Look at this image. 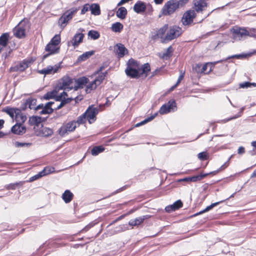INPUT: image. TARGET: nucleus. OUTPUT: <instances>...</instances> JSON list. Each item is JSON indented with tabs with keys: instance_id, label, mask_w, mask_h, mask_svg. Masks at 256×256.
I'll return each instance as SVG.
<instances>
[{
	"instance_id": "1",
	"label": "nucleus",
	"mask_w": 256,
	"mask_h": 256,
	"mask_svg": "<svg viewBox=\"0 0 256 256\" xmlns=\"http://www.w3.org/2000/svg\"><path fill=\"white\" fill-rule=\"evenodd\" d=\"M232 38L234 41H240L247 36L256 38V28L234 26L230 30Z\"/></svg>"
},
{
	"instance_id": "2",
	"label": "nucleus",
	"mask_w": 256,
	"mask_h": 256,
	"mask_svg": "<svg viewBox=\"0 0 256 256\" xmlns=\"http://www.w3.org/2000/svg\"><path fill=\"white\" fill-rule=\"evenodd\" d=\"M58 88H56L53 90L46 92L43 96L44 98L46 100L54 98L56 101L60 102V104L54 107L56 110H59L62 108L66 104L72 102V98H66L68 94L65 92H63L58 95Z\"/></svg>"
},
{
	"instance_id": "3",
	"label": "nucleus",
	"mask_w": 256,
	"mask_h": 256,
	"mask_svg": "<svg viewBox=\"0 0 256 256\" xmlns=\"http://www.w3.org/2000/svg\"><path fill=\"white\" fill-rule=\"evenodd\" d=\"M189 0H170L166 2L162 9L164 15L170 16L178 8L184 6Z\"/></svg>"
},
{
	"instance_id": "4",
	"label": "nucleus",
	"mask_w": 256,
	"mask_h": 256,
	"mask_svg": "<svg viewBox=\"0 0 256 256\" xmlns=\"http://www.w3.org/2000/svg\"><path fill=\"white\" fill-rule=\"evenodd\" d=\"M60 34H56L50 40V41L46 45L44 48L47 54L43 56V59H45L48 56L58 54L60 52Z\"/></svg>"
},
{
	"instance_id": "5",
	"label": "nucleus",
	"mask_w": 256,
	"mask_h": 256,
	"mask_svg": "<svg viewBox=\"0 0 256 256\" xmlns=\"http://www.w3.org/2000/svg\"><path fill=\"white\" fill-rule=\"evenodd\" d=\"M150 70V66L148 63L144 64L141 66L140 70L126 68L125 70L126 75L131 78H139L144 76L145 78L148 75Z\"/></svg>"
},
{
	"instance_id": "6",
	"label": "nucleus",
	"mask_w": 256,
	"mask_h": 256,
	"mask_svg": "<svg viewBox=\"0 0 256 256\" xmlns=\"http://www.w3.org/2000/svg\"><path fill=\"white\" fill-rule=\"evenodd\" d=\"M34 60L32 58H25L21 61L15 62L14 64L10 68L8 71L10 72H23L30 66Z\"/></svg>"
},
{
	"instance_id": "7",
	"label": "nucleus",
	"mask_w": 256,
	"mask_h": 256,
	"mask_svg": "<svg viewBox=\"0 0 256 256\" xmlns=\"http://www.w3.org/2000/svg\"><path fill=\"white\" fill-rule=\"evenodd\" d=\"M78 11V9L77 8H73L64 12L58 20V25L60 28H65L68 22L72 18L73 16Z\"/></svg>"
},
{
	"instance_id": "8",
	"label": "nucleus",
	"mask_w": 256,
	"mask_h": 256,
	"mask_svg": "<svg viewBox=\"0 0 256 256\" xmlns=\"http://www.w3.org/2000/svg\"><path fill=\"white\" fill-rule=\"evenodd\" d=\"M182 34V28L176 26H172L168 31L165 37L162 40V42L166 43L177 38Z\"/></svg>"
},
{
	"instance_id": "9",
	"label": "nucleus",
	"mask_w": 256,
	"mask_h": 256,
	"mask_svg": "<svg viewBox=\"0 0 256 256\" xmlns=\"http://www.w3.org/2000/svg\"><path fill=\"white\" fill-rule=\"evenodd\" d=\"M77 128L76 123L75 120L70 121L64 124L58 129V134L64 136L70 132L74 131Z\"/></svg>"
},
{
	"instance_id": "10",
	"label": "nucleus",
	"mask_w": 256,
	"mask_h": 256,
	"mask_svg": "<svg viewBox=\"0 0 256 256\" xmlns=\"http://www.w3.org/2000/svg\"><path fill=\"white\" fill-rule=\"evenodd\" d=\"M26 24L22 20L13 29L14 36L18 38L22 39L26 36Z\"/></svg>"
},
{
	"instance_id": "11",
	"label": "nucleus",
	"mask_w": 256,
	"mask_h": 256,
	"mask_svg": "<svg viewBox=\"0 0 256 256\" xmlns=\"http://www.w3.org/2000/svg\"><path fill=\"white\" fill-rule=\"evenodd\" d=\"M54 104V102H47L44 106L43 104H39L36 106V110L38 114H50L55 110V106L54 108H52V106Z\"/></svg>"
},
{
	"instance_id": "12",
	"label": "nucleus",
	"mask_w": 256,
	"mask_h": 256,
	"mask_svg": "<svg viewBox=\"0 0 256 256\" xmlns=\"http://www.w3.org/2000/svg\"><path fill=\"white\" fill-rule=\"evenodd\" d=\"M177 110L176 104L174 100H170L161 106V114L173 112Z\"/></svg>"
},
{
	"instance_id": "13",
	"label": "nucleus",
	"mask_w": 256,
	"mask_h": 256,
	"mask_svg": "<svg viewBox=\"0 0 256 256\" xmlns=\"http://www.w3.org/2000/svg\"><path fill=\"white\" fill-rule=\"evenodd\" d=\"M196 16V12L194 10H188L186 12L182 17V22L184 26L191 24L193 22V20Z\"/></svg>"
},
{
	"instance_id": "14",
	"label": "nucleus",
	"mask_w": 256,
	"mask_h": 256,
	"mask_svg": "<svg viewBox=\"0 0 256 256\" xmlns=\"http://www.w3.org/2000/svg\"><path fill=\"white\" fill-rule=\"evenodd\" d=\"M208 0H194L193 10L198 13H202L208 6Z\"/></svg>"
},
{
	"instance_id": "15",
	"label": "nucleus",
	"mask_w": 256,
	"mask_h": 256,
	"mask_svg": "<svg viewBox=\"0 0 256 256\" xmlns=\"http://www.w3.org/2000/svg\"><path fill=\"white\" fill-rule=\"evenodd\" d=\"M86 119L91 124L94 122L96 119V116L98 114V109L92 106H90L84 112Z\"/></svg>"
},
{
	"instance_id": "16",
	"label": "nucleus",
	"mask_w": 256,
	"mask_h": 256,
	"mask_svg": "<svg viewBox=\"0 0 256 256\" xmlns=\"http://www.w3.org/2000/svg\"><path fill=\"white\" fill-rule=\"evenodd\" d=\"M58 90H72V80L69 76H64L62 78L60 86H58Z\"/></svg>"
},
{
	"instance_id": "17",
	"label": "nucleus",
	"mask_w": 256,
	"mask_h": 256,
	"mask_svg": "<svg viewBox=\"0 0 256 256\" xmlns=\"http://www.w3.org/2000/svg\"><path fill=\"white\" fill-rule=\"evenodd\" d=\"M224 60H220L214 62H206L204 64H202V74H209L214 68L215 64L222 62Z\"/></svg>"
},
{
	"instance_id": "18",
	"label": "nucleus",
	"mask_w": 256,
	"mask_h": 256,
	"mask_svg": "<svg viewBox=\"0 0 256 256\" xmlns=\"http://www.w3.org/2000/svg\"><path fill=\"white\" fill-rule=\"evenodd\" d=\"M84 35L82 33H76L70 40V43L74 48L78 47L82 42Z\"/></svg>"
},
{
	"instance_id": "19",
	"label": "nucleus",
	"mask_w": 256,
	"mask_h": 256,
	"mask_svg": "<svg viewBox=\"0 0 256 256\" xmlns=\"http://www.w3.org/2000/svg\"><path fill=\"white\" fill-rule=\"evenodd\" d=\"M183 206V203L179 200L175 202L173 204L166 206L165 210L168 212H171L179 210Z\"/></svg>"
},
{
	"instance_id": "20",
	"label": "nucleus",
	"mask_w": 256,
	"mask_h": 256,
	"mask_svg": "<svg viewBox=\"0 0 256 256\" xmlns=\"http://www.w3.org/2000/svg\"><path fill=\"white\" fill-rule=\"evenodd\" d=\"M114 51L116 54L119 58L123 57L126 54L128 53V50L125 48L124 44L119 43L114 46Z\"/></svg>"
},
{
	"instance_id": "21",
	"label": "nucleus",
	"mask_w": 256,
	"mask_h": 256,
	"mask_svg": "<svg viewBox=\"0 0 256 256\" xmlns=\"http://www.w3.org/2000/svg\"><path fill=\"white\" fill-rule=\"evenodd\" d=\"M103 67L101 66L100 68L96 72V74H98V76L94 79V82H96L97 84L100 85L103 80L106 78L107 76L108 72H100L102 70Z\"/></svg>"
},
{
	"instance_id": "22",
	"label": "nucleus",
	"mask_w": 256,
	"mask_h": 256,
	"mask_svg": "<svg viewBox=\"0 0 256 256\" xmlns=\"http://www.w3.org/2000/svg\"><path fill=\"white\" fill-rule=\"evenodd\" d=\"M11 130L14 134L22 135L26 132V128L22 124H16L12 128Z\"/></svg>"
},
{
	"instance_id": "23",
	"label": "nucleus",
	"mask_w": 256,
	"mask_h": 256,
	"mask_svg": "<svg viewBox=\"0 0 256 256\" xmlns=\"http://www.w3.org/2000/svg\"><path fill=\"white\" fill-rule=\"evenodd\" d=\"M53 133L52 129L47 127H42L38 132L37 135L40 136L49 137L52 136Z\"/></svg>"
},
{
	"instance_id": "24",
	"label": "nucleus",
	"mask_w": 256,
	"mask_h": 256,
	"mask_svg": "<svg viewBox=\"0 0 256 256\" xmlns=\"http://www.w3.org/2000/svg\"><path fill=\"white\" fill-rule=\"evenodd\" d=\"M148 217V215H146L136 218L135 219L131 220L129 221L128 224L132 226H138L142 224L144 221Z\"/></svg>"
},
{
	"instance_id": "25",
	"label": "nucleus",
	"mask_w": 256,
	"mask_h": 256,
	"mask_svg": "<svg viewBox=\"0 0 256 256\" xmlns=\"http://www.w3.org/2000/svg\"><path fill=\"white\" fill-rule=\"evenodd\" d=\"M146 5L145 3L140 0L138 1L134 6V10L137 14L144 12L146 10Z\"/></svg>"
},
{
	"instance_id": "26",
	"label": "nucleus",
	"mask_w": 256,
	"mask_h": 256,
	"mask_svg": "<svg viewBox=\"0 0 256 256\" xmlns=\"http://www.w3.org/2000/svg\"><path fill=\"white\" fill-rule=\"evenodd\" d=\"M16 110L17 112L15 114V120L16 124H22L26 120V117L22 113L21 110L16 108Z\"/></svg>"
},
{
	"instance_id": "27",
	"label": "nucleus",
	"mask_w": 256,
	"mask_h": 256,
	"mask_svg": "<svg viewBox=\"0 0 256 256\" xmlns=\"http://www.w3.org/2000/svg\"><path fill=\"white\" fill-rule=\"evenodd\" d=\"M59 66H48L46 68H44L39 71V72L43 74H48L56 72L59 68Z\"/></svg>"
},
{
	"instance_id": "28",
	"label": "nucleus",
	"mask_w": 256,
	"mask_h": 256,
	"mask_svg": "<svg viewBox=\"0 0 256 256\" xmlns=\"http://www.w3.org/2000/svg\"><path fill=\"white\" fill-rule=\"evenodd\" d=\"M88 82V78L84 76L78 78L76 81V86H74L75 90H77L79 88H82Z\"/></svg>"
},
{
	"instance_id": "29",
	"label": "nucleus",
	"mask_w": 256,
	"mask_h": 256,
	"mask_svg": "<svg viewBox=\"0 0 256 256\" xmlns=\"http://www.w3.org/2000/svg\"><path fill=\"white\" fill-rule=\"evenodd\" d=\"M10 34L8 32L2 34L0 36V46L2 48L6 47L8 42Z\"/></svg>"
},
{
	"instance_id": "30",
	"label": "nucleus",
	"mask_w": 256,
	"mask_h": 256,
	"mask_svg": "<svg viewBox=\"0 0 256 256\" xmlns=\"http://www.w3.org/2000/svg\"><path fill=\"white\" fill-rule=\"evenodd\" d=\"M74 198L73 194L70 190H66L62 195V198L66 203L70 202Z\"/></svg>"
},
{
	"instance_id": "31",
	"label": "nucleus",
	"mask_w": 256,
	"mask_h": 256,
	"mask_svg": "<svg viewBox=\"0 0 256 256\" xmlns=\"http://www.w3.org/2000/svg\"><path fill=\"white\" fill-rule=\"evenodd\" d=\"M174 52V49L172 48V46H170L163 53L162 56H161V58L166 60H169L172 56Z\"/></svg>"
},
{
	"instance_id": "32",
	"label": "nucleus",
	"mask_w": 256,
	"mask_h": 256,
	"mask_svg": "<svg viewBox=\"0 0 256 256\" xmlns=\"http://www.w3.org/2000/svg\"><path fill=\"white\" fill-rule=\"evenodd\" d=\"M132 68V69L140 70L141 66L140 64L136 60L131 58L128 62V66L126 68Z\"/></svg>"
},
{
	"instance_id": "33",
	"label": "nucleus",
	"mask_w": 256,
	"mask_h": 256,
	"mask_svg": "<svg viewBox=\"0 0 256 256\" xmlns=\"http://www.w3.org/2000/svg\"><path fill=\"white\" fill-rule=\"evenodd\" d=\"M90 10L92 14L98 16L100 14V6L98 4H92L90 5Z\"/></svg>"
},
{
	"instance_id": "34",
	"label": "nucleus",
	"mask_w": 256,
	"mask_h": 256,
	"mask_svg": "<svg viewBox=\"0 0 256 256\" xmlns=\"http://www.w3.org/2000/svg\"><path fill=\"white\" fill-rule=\"evenodd\" d=\"M24 182V181H20L16 183L10 184L6 185L5 188L7 190H14L18 187L22 186Z\"/></svg>"
},
{
	"instance_id": "35",
	"label": "nucleus",
	"mask_w": 256,
	"mask_h": 256,
	"mask_svg": "<svg viewBox=\"0 0 256 256\" xmlns=\"http://www.w3.org/2000/svg\"><path fill=\"white\" fill-rule=\"evenodd\" d=\"M116 14L118 18L124 20L127 14V10L124 7H120L118 8Z\"/></svg>"
},
{
	"instance_id": "36",
	"label": "nucleus",
	"mask_w": 256,
	"mask_h": 256,
	"mask_svg": "<svg viewBox=\"0 0 256 256\" xmlns=\"http://www.w3.org/2000/svg\"><path fill=\"white\" fill-rule=\"evenodd\" d=\"M104 150V148L102 146H94L91 150V154L92 156H97Z\"/></svg>"
},
{
	"instance_id": "37",
	"label": "nucleus",
	"mask_w": 256,
	"mask_h": 256,
	"mask_svg": "<svg viewBox=\"0 0 256 256\" xmlns=\"http://www.w3.org/2000/svg\"><path fill=\"white\" fill-rule=\"evenodd\" d=\"M40 122L41 118L38 116H32L28 120V122L31 126H38Z\"/></svg>"
},
{
	"instance_id": "38",
	"label": "nucleus",
	"mask_w": 256,
	"mask_h": 256,
	"mask_svg": "<svg viewBox=\"0 0 256 256\" xmlns=\"http://www.w3.org/2000/svg\"><path fill=\"white\" fill-rule=\"evenodd\" d=\"M208 175H210V174H208V173H206V174L201 173L200 174L190 176V182H196L200 181Z\"/></svg>"
},
{
	"instance_id": "39",
	"label": "nucleus",
	"mask_w": 256,
	"mask_h": 256,
	"mask_svg": "<svg viewBox=\"0 0 256 256\" xmlns=\"http://www.w3.org/2000/svg\"><path fill=\"white\" fill-rule=\"evenodd\" d=\"M123 25L120 22H116L112 24V30L116 32H120L123 29Z\"/></svg>"
},
{
	"instance_id": "40",
	"label": "nucleus",
	"mask_w": 256,
	"mask_h": 256,
	"mask_svg": "<svg viewBox=\"0 0 256 256\" xmlns=\"http://www.w3.org/2000/svg\"><path fill=\"white\" fill-rule=\"evenodd\" d=\"M17 108H11L10 107H6L2 110V112L6 113L8 114L12 118H14V114H16V112Z\"/></svg>"
},
{
	"instance_id": "41",
	"label": "nucleus",
	"mask_w": 256,
	"mask_h": 256,
	"mask_svg": "<svg viewBox=\"0 0 256 256\" xmlns=\"http://www.w3.org/2000/svg\"><path fill=\"white\" fill-rule=\"evenodd\" d=\"M26 101L28 105V108L30 110L35 109L36 110V98H30L26 99Z\"/></svg>"
},
{
	"instance_id": "42",
	"label": "nucleus",
	"mask_w": 256,
	"mask_h": 256,
	"mask_svg": "<svg viewBox=\"0 0 256 256\" xmlns=\"http://www.w3.org/2000/svg\"><path fill=\"white\" fill-rule=\"evenodd\" d=\"M156 115H157L156 113L154 114V115L151 116H150L148 118H146L145 120L140 122L137 123L136 124H135L134 126L135 127H139L142 125H144V124H146L147 122L152 120L156 117Z\"/></svg>"
},
{
	"instance_id": "43",
	"label": "nucleus",
	"mask_w": 256,
	"mask_h": 256,
	"mask_svg": "<svg viewBox=\"0 0 256 256\" xmlns=\"http://www.w3.org/2000/svg\"><path fill=\"white\" fill-rule=\"evenodd\" d=\"M54 168L52 166H46L44 170L41 171V174H42V176H44L48 175V174H52L54 172Z\"/></svg>"
},
{
	"instance_id": "44",
	"label": "nucleus",
	"mask_w": 256,
	"mask_h": 256,
	"mask_svg": "<svg viewBox=\"0 0 256 256\" xmlns=\"http://www.w3.org/2000/svg\"><path fill=\"white\" fill-rule=\"evenodd\" d=\"M86 114L84 113L81 116H79L75 122L76 123L77 127L79 126L80 124H84L86 122Z\"/></svg>"
},
{
	"instance_id": "45",
	"label": "nucleus",
	"mask_w": 256,
	"mask_h": 256,
	"mask_svg": "<svg viewBox=\"0 0 256 256\" xmlns=\"http://www.w3.org/2000/svg\"><path fill=\"white\" fill-rule=\"evenodd\" d=\"M98 85L97 84V83L96 82H94V80L92 82H91L89 83L87 86H86V92L87 93H88V92H91V90H95L97 86H98Z\"/></svg>"
},
{
	"instance_id": "46",
	"label": "nucleus",
	"mask_w": 256,
	"mask_h": 256,
	"mask_svg": "<svg viewBox=\"0 0 256 256\" xmlns=\"http://www.w3.org/2000/svg\"><path fill=\"white\" fill-rule=\"evenodd\" d=\"M88 36L92 40H96L100 36V34L98 32L94 30H90L88 32Z\"/></svg>"
},
{
	"instance_id": "47",
	"label": "nucleus",
	"mask_w": 256,
	"mask_h": 256,
	"mask_svg": "<svg viewBox=\"0 0 256 256\" xmlns=\"http://www.w3.org/2000/svg\"><path fill=\"white\" fill-rule=\"evenodd\" d=\"M184 76V72L182 70L180 72V74L179 76L176 84L170 88V90H173L180 84L183 80Z\"/></svg>"
},
{
	"instance_id": "48",
	"label": "nucleus",
	"mask_w": 256,
	"mask_h": 256,
	"mask_svg": "<svg viewBox=\"0 0 256 256\" xmlns=\"http://www.w3.org/2000/svg\"><path fill=\"white\" fill-rule=\"evenodd\" d=\"M94 54L93 52H87L81 55L78 60H85L90 57Z\"/></svg>"
},
{
	"instance_id": "49",
	"label": "nucleus",
	"mask_w": 256,
	"mask_h": 256,
	"mask_svg": "<svg viewBox=\"0 0 256 256\" xmlns=\"http://www.w3.org/2000/svg\"><path fill=\"white\" fill-rule=\"evenodd\" d=\"M221 202H214V203L212 204L210 206H208L204 210H202V211L200 212H199V214H203L204 212H208V210H210L214 206H216L217 205H218Z\"/></svg>"
},
{
	"instance_id": "50",
	"label": "nucleus",
	"mask_w": 256,
	"mask_h": 256,
	"mask_svg": "<svg viewBox=\"0 0 256 256\" xmlns=\"http://www.w3.org/2000/svg\"><path fill=\"white\" fill-rule=\"evenodd\" d=\"M228 166V164L227 162H225L218 170L210 172L209 173L210 175V174H212V175L216 174L218 172L224 170L226 168H227Z\"/></svg>"
},
{
	"instance_id": "51",
	"label": "nucleus",
	"mask_w": 256,
	"mask_h": 256,
	"mask_svg": "<svg viewBox=\"0 0 256 256\" xmlns=\"http://www.w3.org/2000/svg\"><path fill=\"white\" fill-rule=\"evenodd\" d=\"M198 158L202 160H207L208 158V154L206 152H201L198 154Z\"/></svg>"
},
{
	"instance_id": "52",
	"label": "nucleus",
	"mask_w": 256,
	"mask_h": 256,
	"mask_svg": "<svg viewBox=\"0 0 256 256\" xmlns=\"http://www.w3.org/2000/svg\"><path fill=\"white\" fill-rule=\"evenodd\" d=\"M90 10V4H86L84 5L80 12L81 14H84L86 12Z\"/></svg>"
},
{
	"instance_id": "53",
	"label": "nucleus",
	"mask_w": 256,
	"mask_h": 256,
	"mask_svg": "<svg viewBox=\"0 0 256 256\" xmlns=\"http://www.w3.org/2000/svg\"><path fill=\"white\" fill-rule=\"evenodd\" d=\"M194 69L197 73L202 74V64H196Z\"/></svg>"
},
{
	"instance_id": "54",
	"label": "nucleus",
	"mask_w": 256,
	"mask_h": 256,
	"mask_svg": "<svg viewBox=\"0 0 256 256\" xmlns=\"http://www.w3.org/2000/svg\"><path fill=\"white\" fill-rule=\"evenodd\" d=\"M127 215H128V214H124L120 216L114 220L112 222H111L108 225V226H111V225L113 224H114L115 222H117L122 220V218H124Z\"/></svg>"
},
{
	"instance_id": "55",
	"label": "nucleus",
	"mask_w": 256,
	"mask_h": 256,
	"mask_svg": "<svg viewBox=\"0 0 256 256\" xmlns=\"http://www.w3.org/2000/svg\"><path fill=\"white\" fill-rule=\"evenodd\" d=\"M127 215H128V214H124L120 216L114 220L112 222H111L108 225V226H111V225L113 224H114L115 222H117L122 220V218H124Z\"/></svg>"
},
{
	"instance_id": "56",
	"label": "nucleus",
	"mask_w": 256,
	"mask_h": 256,
	"mask_svg": "<svg viewBox=\"0 0 256 256\" xmlns=\"http://www.w3.org/2000/svg\"><path fill=\"white\" fill-rule=\"evenodd\" d=\"M250 82H244L242 83H240V88H250Z\"/></svg>"
},
{
	"instance_id": "57",
	"label": "nucleus",
	"mask_w": 256,
	"mask_h": 256,
	"mask_svg": "<svg viewBox=\"0 0 256 256\" xmlns=\"http://www.w3.org/2000/svg\"><path fill=\"white\" fill-rule=\"evenodd\" d=\"M72 98V101L73 100H74L76 102L78 103L81 100H82L83 99V96L82 95H80V96H76L74 98Z\"/></svg>"
},
{
	"instance_id": "58",
	"label": "nucleus",
	"mask_w": 256,
	"mask_h": 256,
	"mask_svg": "<svg viewBox=\"0 0 256 256\" xmlns=\"http://www.w3.org/2000/svg\"><path fill=\"white\" fill-rule=\"evenodd\" d=\"M245 152V148L243 146H240L238 150V153L239 154H242Z\"/></svg>"
},
{
	"instance_id": "59",
	"label": "nucleus",
	"mask_w": 256,
	"mask_h": 256,
	"mask_svg": "<svg viewBox=\"0 0 256 256\" xmlns=\"http://www.w3.org/2000/svg\"><path fill=\"white\" fill-rule=\"evenodd\" d=\"M28 106V105L26 100V102L22 104L20 110H25L27 108Z\"/></svg>"
},
{
	"instance_id": "60",
	"label": "nucleus",
	"mask_w": 256,
	"mask_h": 256,
	"mask_svg": "<svg viewBox=\"0 0 256 256\" xmlns=\"http://www.w3.org/2000/svg\"><path fill=\"white\" fill-rule=\"evenodd\" d=\"M94 226V224H90L86 226L83 229L82 231L84 232H87L88 230L91 228H92Z\"/></svg>"
},
{
	"instance_id": "61",
	"label": "nucleus",
	"mask_w": 256,
	"mask_h": 256,
	"mask_svg": "<svg viewBox=\"0 0 256 256\" xmlns=\"http://www.w3.org/2000/svg\"><path fill=\"white\" fill-rule=\"evenodd\" d=\"M42 176H43L42 174H41V172H40L38 174L32 177V180H36L38 178H42Z\"/></svg>"
},
{
	"instance_id": "62",
	"label": "nucleus",
	"mask_w": 256,
	"mask_h": 256,
	"mask_svg": "<svg viewBox=\"0 0 256 256\" xmlns=\"http://www.w3.org/2000/svg\"><path fill=\"white\" fill-rule=\"evenodd\" d=\"M128 0H120V1L118 3V6H120L126 2H128Z\"/></svg>"
},
{
	"instance_id": "63",
	"label": "nucleus",
	"mask_w": 256,
	"mask_h": 256,
	"mask_svg": "<svg viewBox=\"0 0 256 256\" xmlns=\"http://www.w3.org/2000/svg\"><path fill=\"white\" fill-rule=\"evenodd\" d=\"M26 143H22L18 142H16V145L18 146H23L26 145Z\"/></svg>"
},
{
	"instance_id": "64",
	"label": "nucleus",
	"mask_w": 256,
	"mask_h": 256,
	"mask_svg": "<svg viewBox=\"0 0 256 256\" xmlns=\"http://www.w3.org/2000/svg\"><path fill=\"white\" fill-rule=\"evenodd\" d=\"M190 177H188V178H184L182 179H181L180 180V182H190Z\"/></svg>"
}]
</instances>
